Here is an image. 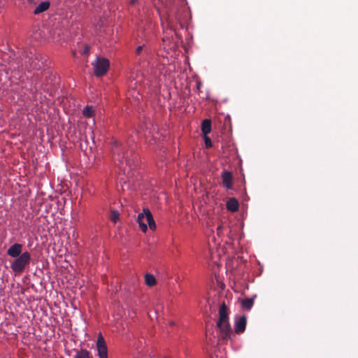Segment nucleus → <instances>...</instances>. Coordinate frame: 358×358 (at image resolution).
Wrapping results in <instances>:
<instances>
[{
  "mask_svg": "<svg viewBox=\"0 0 358 358\" xmlns=\"http://www.w3.org/2000/svg\"><path fill=\"white\" fill-rule=\"evenodd\" d=\"M74 358H90V352L87 350L77 351Z\"/></svg>",
  "mask_w": 358,
  "mask_h": 358,
  "instance_id": "obj_17",
  "label": "nucleus"
},
{
  "mask_svg": "<svg viewBox=\"0 0 358 358\" xmlns=\"http://www.w3.org/2000/svg\"><path fill=\"white\" fill-rule=\"evenodd\" d=\"M120 214L117 210H112L110 213V220L113 222H116L119 220Z\"/></svg>",
  "mask_w": 358,
  "mask_h": 358,
  "instance_id": "obj_19",
  "label": "nucleus"
},
{
  "mask_svg": "<svg viewBox=\"0 0 358 358\" xmlns=\"http://www.w3.org/2000/svg\"><path fill=\"white\" fill-rule=\"evenodd\" d=\"M112 152L115 163L124 174H129V171L136 167L138 163V156L134 150H126V147L123 146L121 143L114 140Z\"/></svg>",
  "mask_w": 358,
  "mask_h": 358,
  "instance_id": "obj_1",
  "label": "nucleus"
},
{
  "mask_svg": "<svg viewBox=\"0 0 358 358\" xmlns=\"http://www.w3.org/2000/svg\"><path fill=\"white\" fill-rule=\"evenodd\" d=\"M137 0H130L131 4H135L136 3Z\"/></svg>",
  "mask_w": 358,
  "mask_h": 358,
  "instance_id": "obj_24",
  "label": "nucleus"
},
{
  "mask_svg": "<svg viewBox=\"0 0 358 358\" xmlns=\"http://www.w3.org/2000/svg\"><path fill=\"white\" fill-rule=\"evenodd\" d=\"M145 48V45H139L137 47L136 50V54L137 55H139L141 54V52L143 51Z\"/></svg>",
  "mask_w": 358,
  "mask_h": 358,
  "instance_id": "obj_21",
  "label": "nucleus"
},
{
  "mask_svg": "<svg viewBox=\"0 0 358 358\" xmlns=\"http://www.w3.org/2000/svg\"><path fill=\"white\" fill-rule=\"evenodd\" d=\"M143 211L145 213L146 215V221L148 222V224L151 230H155L156 229V224L154 220L153 216L150 212V210L148 208H143Z\"/></svg>",
  "mask_w": 358,
  "mask_h": 358,
  "instance_id": "obj_11",
  "label": "nucleus"
},
{
  "mask_svg": "<svg viewBox=\"0 0 358 358\" xmlns=\"http://www.w3.org/2000/svg\"><path fill=\"white\" fill-rule=\"evenodd\" d=\"M43 61L32 52L24 51L17 62V68L19 71L27 69V71L40 69L43 66Z\"/></svg>",
  "mask_w": 358,
  "mask_h": 358,
  "instance_id": "obj_2",
  "label": "nucleus"
},
{
  "mask_svg": "<svg viewBox=\"0 0 358 358\" xmlns=\"http://www.w3.org/2000/svg\"><path fill=\"white\" fill-rule=\"evenodd\" d=\"M146 215L144 211L138 215L137 222L138 223L139 228L143 232H145L148 229L147 224H145Z\"/></svg>",
  "mask_w": 358,
  "mask_h": 358,
  "instance_id": "obj_10",
  "label": "nucleus"
},
{
  "mask_svg": "<svg viewBox=\"0 0 358 358\" xmlns=\"http://www.w3.org/2000/svg\"><path fill=\"white\" fill-rule=\"evenodd\" d=\"M217 327L220 329L222 340L227 341L231 338L232 329L229 321L228 307L224 302L220 307Z\"/></svg>",
  "mask_w": 358,
  "mask_h": 358,
  "instance_id": "obj_3",
  "label": "nucleus"
},
{
  "mask_svg": "<svg viewBox=\"0 0 358 358\" xmlns=\"http://www.w3.org/2000/svg\"><path fill=\"white\" fill-rule=\"evenodd\" d=\"M96 348L99 358H108V348L101 334H99L96 341Z\"/></svg>",
  "mask_w": 358,
  "mask_h": 358,
  "instance_id": "obj_6",
  "label": "nucleus"
},
{
  "mask_svg": "<svg viewBox=\"0 0 358 358\" xmlns=\"http://www.w3.org/2000/svg\"><path fill=\"white\" fill-rule=\"evenodd\" d=\"M83 114L87 117H92L94 115V110L92 106H87L84 108Z\"/></svg>",
  "mask_w": 358,
  "mask_h": 358,
  "instance_id": "obj_18",
  "label": "nucleus"
},
{
  "mask_svg": "<svg viewBox=\"0 0 358 358\" xmlns=\"http://www.w3.org/2000/svg\"><path fill=\"white\" fill-rule=\"evenodd\" d=\"M50 7V3L48 1H43L35 8L34 13L38 15L48 10Z\"/></svg>",
  "mask_w": 358,
  "mask_h": 358,
  "instance_id": "obj_14",
  "label": "nucleus"
},
{
  "mask_svg": "<svg viewBox=\"0 0 358 358\" xmlns=\"http://www.w3.org/2000/svg\"><path fill=\"white\" fill-rule=\"evenodd\" d=\"M145 284L149 287H152L156 284V279L152 274L146 273L145 275Z\"/></svg>",
  "mask_w": 358,
  "mask_h": 358,
  "instance_id": "obj_16",
  "label": "nucleus"
},
{
  "mask_svg": "<svg viewBox=\"0 0 358 358\" xmlns=\"http://www.w3.org/2000/svg\"><path fill=\"white\" fill-rule=\"evenodd\" d=\"M30 262L31 255L29 252H24L20 256L15 257L10 265V268L13 272L20 274L24 271L25 267L29 264Z\"/></svg>",
  "mask_w": 358,
  "mask_h": 358,
  "instance_id": "obj_4",
  "label": "nucleus"
},
{
  "mask_svg": "<svg viewBox=\"0 0 358 358\" xmlns=\"http://www.w3.org/2000/svg\"><path fill=\"white\" fill-rule=\"evenodd\" d=\"M22 250V245L15 243L11 245L7 250V254L11 257L15 258L21 255Z\"/></svg>",
  "mask_w": 358,
  "mask_h": 358,
  "instance_id": "obj_9",
  "label": "nucleus"
},
{
  "mask_svg": "<svg viewBox=\"0 0 358 358\" xmlns=\"http://www.w3.org/2000/svg\"><path fill=\"white\" fill-rule=\"evenodd\" d=\"M254 304L253 298H246L241 301V307L244 310H249L252 308Z\"/></svg>",
  "mask_w": 358,
  "mask_h": 358,
  "instance_id": "obj_15",
  "label": "nucleus"
},
{
  "mask_svg": "<svg viewBox=\"0 0 358 358\" xmlns=\"http://www.w3.org/2000/svg\"><path fill=\"white\" fill-rule=\"evenodd\" d=\"M222 226L220 225V226L217 227V231L218 234H220V233L222 231Z\"/></svg>",
  "mask_w": 358,
  "mask_h": 358,
  "instance_id": "obj_23",
  "label": "nucleus"
},
{
  "mask_svg": "<svg viewBox=\"0 0 358 358\" xmlns=\"http://www.w3.org/2000/svg\"><path fill=\"white\" fill-rule=\"evenodd\" d=\"M164 358H168V357H164Z\"/></svg>",
  "mask_w": 358,
  "mask_h": 358,
  "instance_id": "obj_25",
  "label": "nucleus"
},
{
  "mask_svg": "<svg viewBox=\"0 0 358 358\" xmlns=\"http://www.w3.org/2000/svg\"><path fill=\"white\" fill-rule=\"evenodd\" d=\"M92 65L93 66L94 75L96 77H101L108 72L110 62L108 59L104 57H96Z\"/></svg>",
  "mask_w": 358,
  "mask_h": 358,
  "instance_id": "obj_5",
  "label": "nucleus"
},
{
  "mask_svg": "<svg viewBox=\"0 0 358 358\" xmlns=\"http://www.w3.org/2000/svg\"><path fill=\"white\" fill-rule=\"evenodd\" d=\"M226 207L231 212H236L239 207L238 201L235 198H230L227 201Z\"/></svg>",
  "mask_w": 358,
  "mask_h": 358,
  "instance_id": "obj_12",
  "label": "nucleus"
},
{
  "mask_svg": "<svg viewBox=\"0 0 358 358\" xmlns=\"http://www.w3.org/2000/svg\"><path fill=\"white\" fill-rule=\"evenodd\" d=\"M201 131L204 136L208 135L211 131V121L208 119H205L201 123Z\"/></svg>",
  "mask_w": 358,
  "mask_h": 358,
  "instance_id": "obj_13",
  "label": "nucleus"
},
{
  "mask_svg": "<svg viewBox=\"0 0 358 358\" xmlns=\"http://www.w3.org/2000/svg\"><path fill=\"white\" fill-rule=\"evenodd\" d=\"M247 324V317L245 315L241 316L235 321L234 331L240 334L244 332Z\"/></svg>",
  "mask_w": 358,
  "mask_h": 358,
  "instance_id": "obj_7",
  "label": "nucleus"
},
{
  "mask_svg": "<svg viewBox=\"0 0 358 358\" xmlns=\"http://www.w3.org/2000/svg\"><path fill=\"white\" fill-rule=\"evenodd\" d=\"M204 141H205V145H206V147L207 148H211L212 147V141H211V139L206 135V136H204Z\"/></svg>",
  "mask_w": 358,
  "mask_h": 358,
  "instance_id": "obj_20",
  "label": "nucleus"
},
{
  "mask_svg": "<svg viewBox=\"0 0 358 358\" xmlns=\"http://www.w3.org/2000/svg\"><path fill=\"white\" fill-rule=\"evenodd\" d=\"M89 51H90V47L87 45H85L83 50V54H84V55L88 54Z\"/></svg>",
  "mask_w": 358,
  "mask_h": 358,
  "instance_id": "obj_22",
  "label": "nucleus"
},
{
  "mask_svg": "<svg viewBox=\"0 0 358 358\" xmlns=\"http://www.w3.org/2000/svg\"><path fill=\"white\" fill-rule=\"evenodd\" d=\"M223 185L228 189H232L233 175L230 171L224 170L221 174Z\"/></svg>",
  "mask_w": 358,
  "mask_h": 358,
  "instance_id": "obj_8",
  "label": "nucleus"
}]
</instances>
